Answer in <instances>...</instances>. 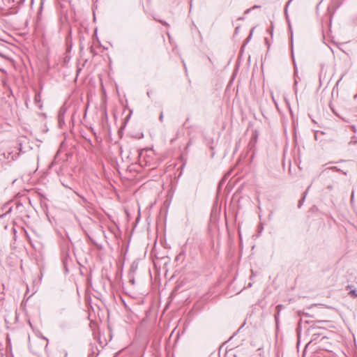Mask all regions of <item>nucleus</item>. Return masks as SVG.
Instances as JSON below:
<instances>
[{"instance_id": "nucleus-18", "label": "nucleus", "mask_w": 357, "mask_h": 357, "mask_svg": "<svg viewBox=\"0 0 357 357\" xmlns=\"http://www.w3.org/2000/svg\"><path fill=\"white\" fill-rule=\"evenodd\" d=\"M250 10H251L250 8V9H248V10L245 11V13L247 14V13H250Z\"/></svg>"}, {"instance_id": "nucleus-22", "label": "nucleus", "mask_w": 357, "mask_h": 357, "mask_svg": "<svg viewBox=\"0 0 357 357\" xmlns=\"http://www.w3.org/2000/svg\"><path fill=\"white\" fill-rule=\"evenodd\" d=\"M7 206H8V204H6V205L4 206V207L3 208V209H4V208H6V207H7Z\"/></svg>"}, {"instance_id": "nucleus-11", "label": "nucleus", "mask_w": 357, "mask_h": 357, "mask_svg": "<svg viewBox=\"0 0 357 357\" xmlns=\"http://www.w3.org/2000/svg\"><path fill=\"white\" fill-rule=\"evenodd\" d=\"M327 169H331L333 171H340V169H338L337 167H328Z\"/></svg>"}, {"instance_id": "nucleus-9", "label": "nucleus", "mask_w": 357, "mask_h": 357, "mask_svg": "<svg viewBox=\"0 0 357 357\" xmlns=\"http://www.w3.org/2000/svg\"><path fill=\"white\" fill-rule=\"evenodd\" d=\"M282 307H283L282 305H278L276 306V310L278 312V314H280V310L282 309Z\"/></svg>"}, {"instance_id": "nucleus-13", "label": "nucleus", "mask_w": 357, "mask_h": 357, "mask_svg": "<svg viewBox=\"0 0 357 357\" xmlns=\"http://www.w3.org/2000/svg\"><path fill=\"white\" fill-rule=\"evenodd\" d=\"M163 118H164L163 112H161L160 114V116H159V119L161 122L163 121Z\"/></svg>"}, {"instance_id": "nucleus-1", "label": "nucleus", "mask_w": 357, "mask_h": 357, "mask_svg": "<svg viewBox=\"0 0 357 357\" xmlns=\"http://www.w3.org/2000/svg\"><path fill=\"white\" fill-rule=\"evenodd\" d=\"M19 152H16L14 151H8L7 155L6 153H3L4 157L8 160H15L18 158L20 156V152L22 151L21 144H19V147L17 149Z\"/></svg>"}, {"instance_id": "nucleus-10", "label": "nucleus", "mask_w": 357, "mask_h": 357, "mask_svg": "<svg viewBox=\"0 0 357 357\" xmlns=\"http://www.w3.org/2000/svg\"><path fill=\"white\" fill-rule=\"evenodd\" d=\"M253 31H254V28H253V29H252V30L250 31V35H249V36L248 37V38L246 39V41H245L246 43H248V42L250 40V38H251V37H252V32H253Z\"/></svg>"}, {"instance_id": "nucleus-4", "label": "nucleus", "mask_w": 357, "mask_h": 357, "mask_svg": "<svg viewBox=\"0 0 357 357\" xmlns=\"http://www.w3.org/2000/svg\"><path fill=\"white\" fill-rule=\"evenodd\" d=\"M306 195H307V190H305V192H304L303 197L298 201V208H301L303 206V204L305 202V197H306Z\"/></svg>"}, {"instance_id": "nucleus-15", "label": "nucleus", "mask_w": 357, "mask_h": 357, "mask_svg": "<svg viewBox=\"0 0 357 357\" xmlns=\"http://www.w3.org/2000/svg\"><path fill=\"white\" fill-rule=\"evenodd\" d=\"M63 355H64V357H67V356H68V352H67V351L63 350Z\"/></svg>"}, {"instance_id": "nucleus-12", "label": "nucleus", "mask_w": 357, "mask_h": 357, "mask_svg": "<svg viewBox=\"0 0 357 357\" xmlns=\"http://www.w3.org/2000/svg\"><path fill=\"white\" fill-rule=\"evenodd\" d=\"M190 121V118L188 117L186 119H185V121L183 123V127H185V128H188V126H187V123Z\"/></svg>"}, {"instance_id": "nucleus-19", "label": "nucleus", "mask_w": 357, "mask_h": 357, "mask_svg": "<svg viewBox=\"0 0 357 357\" xmlns=\"http://www.w3.org/2000/svg\"><path fill=\"white\" fill-rule=\"evenodd\" d=\"M160 22H161L162 24H166V25H167V24L165 22L160 21Z\"/></svg>"}, {"instance_id": "nucleus-23", "label": "nucleus", "mask_w": 357, "mask_h": 357, "mask_svg": "<svg viewBox=\"0 0 357 357\" xmlns=\"http://www.w3.org/2000/svg\"><path fill=\"white\" fill-rule=\"evenodd\" d=\"M0 56L3 57V55L1 53H0Z\"/></svg>"}, {"instance_id": "nucleus-17", "label": "nucleus", "mask_w": 357, "mask_h": 357, "mask_svg": "<svg viewBox=\"0 0 357 357\" xmlns=\"http://www.w3.org/2000/svg\"><path fill=\"white\" fill-rule=\"evenodd\" d=\"M142 154L141 153V154H140V155H139V158H140V159H139V163H140L141 165H142Z\"/></svg>"}, {"instance_id": "nucleus-6", "label": "nucleus", "mask_w": 357, "mask_h": 357, "mask_svg": "<svg viewBox=\"0 0 357 357\" xmlns=\"http://www.w3.org/2000/svg\"><path fill=\"white\" fill-rule=\"evenodd\" d=\"M37 336H38V337H40V338L43 339V340H45L47 341V344H46V345H45V349L46 350V349H47V347H48V341H49V340H48V339H47L46 337L43 336V335L41 334V333H40V332H38V333H37Z\"/></svg>"}, {"instance_id": "nucleus-7", "label": "nucleus", "mask_w": 357, "mask_h": 357, "mask_svg": "<svg viewBox=\"0 0 357 357\" xmlns=\"http://www.w3.org/2000/svg\"><path fill=\"white\" fill-rule=\"evenodd\" d=\"M34 100L36 102H40L41 100V96L40 93H38L35 95Z\"/></svg>"}, {"instance_id": "nucleus-16", "label": "nucleus", "mask_w": 357, "mask_h": 357, "mask_svg": "<svg viewBox=\"0 0 357 357\" xmlns=\"http://www.w3.org/2000/svg\"><path fill=\"white\" fill-rule=\"evenodd\" d=\"M272 98H273V102H274V103H275V106L278 107V103H277V102H276V101L275 100L274 97H273V96H272Z\"/></svg>"}, {"instance_id": "nucleus-21", "label": "nucleus", "mask_w": 357, "mask_h": 357, "mask_svg": "<svg viewBox=\"0 0 357 357\" xmlns=\"http://www.w3.org/2000/svg\"><path fill=\"white\" fill-rule=\"evenodd\" d=\"M328 188L331 190L332 189V186H328Z\"/></svg>"}, {"instance_id": "nucleus-3", "label": "nucleus", "mask_w": 357, "mask_h": 357, "mask_svg": "<svg viewBox=\"0 0 357 357\" xmlns=\"http://www.w3.org/2000/svg\"><path fill=\"white\" fill-rule=\"evenodd\" d=\"M352 287H354L353 286L351 285H348L347 287V289H350V291L349 292V295L351 297V298H356L357 297V290L356 289H352Z\"/></svg>"}, {"instance_id": "nucleus-20", "label": "nucleus", "mask_w": 357, "mask_h": 357, "mask_svg": "<svg viewBox=\"0 0 357 357\" xmlns=\"http://www.w3.org/2000/svg\"><path fill=\"white\" fill-rule=\"evenodd\" d=\"M258 7H259L258 6H255L252 7V9L258 8Z\"/></svg>"}, {"instance_id": "nucleus-8", "label": "nucleus", "mask_w": 357, "mask_h": 357, "mask_svg": "<svg viewBox=\"0 0 357 357\" xmlns=\"http://www.w3.org/2000/svg\"><path fill=\"white\" fill-rule=\"evenodd\" d=\"M12 211V207H9V208L8 209V211L3 213L2 215H0V218H3L8 213H10Z\"/></svg>"}, {"instance_id": "nucleus-2", "label": "nucleus", "mask_w": 357, "mask_h": 357, "mask_svg": "<svg viewBox=\"0 0 357 357\" xmlns=\"http://www.w3.org/2000/svg\"><path fill=\"white\" fill-rule=\"evenodd\" d=\"M58 123L59 128H62L63 126L65 124L64 121V112L60 110L59 116H58Z\"/></svg>"}, {"instance_id": "nucleus-5", "label": "nucleus", "mask_w": 357, "mask_h": 357, "mask_svg": "<svg viewBox=\"0 0 357 357\" xmlns=\"http://www.w3.org/2000/svg\"><path fill=\"white\" fill-rule=\"evenodd\" d=\"M293 0H289L287 4L285 5V7H284V14H285V16H286V18H287V20L289 22V16H288V13H287V8H288V6L290 5V3H291Z\"/></svg>"}, {"instance_id": "nucleus-14", "label": "nucleus", "mask_w": 357, "mask_h": 357, "mask_svg": "<svg viewBox=\"0 0 357 357\" xmlns=\"http://www.w3.org/2000/svg\"><path fill=\"white\" fill-rule=\"evenodd\" d=\"M279 315H280V314H278V312L275 314V319L276 323H278V321Z\"/></svg>"}]
</instances>
